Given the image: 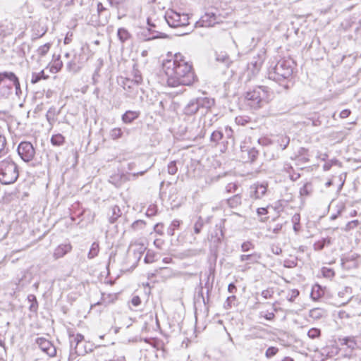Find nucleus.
Returning a JSON list of instances; mask_svg holds the SVG:
<instances>
[{
    "mask_svg": "<svg viewBox=\"0 0 361 361\" xmlns=\"http://www.w3.org/2000/svg\"><path fill=\"white\" fill-rule=\"evenodd\" d=\"M360 225V221L358 220H353L351 221H349L343 228H341V230L349 232L352 230H354L358 227Z\"/></svg>",
    "mask_w": 361,
    "mask_h": 361,
    "instance_id": "30",
    "label": "nucleus"
},
{
    "mask_svg": "<svg viewBox=\"0 0 361 361\" xmlns=\"http://www.w3.org/2000/svg\"><path fill=\"white\" fill-rule=\"evenodd\" d=\"M6 138L4 136L0 135V158L1 157V154L4 152Z\"/></svg>",
    "mask_w": 361,
    "mask_h": 361,
    "instance_id": "55",
    "label": "nucleus"
},
{
    "mask_svg": "<svg viewBox=\"0 0 361 361\" xmlns=\"http://www.w3.org/2000/svg\"><path fill=\"white\" fill-rule=\"evenodd\" d=\"M223 133L220 130L214 131L210 137V140L214 143H218L223 138Z\"/></svg>",
    "mask_w": 361,
    "mask_h": 361,
    "instance_id": "36",
    "label": "nucleus"
},
{
    "mask_svg": "<svg viewBox=\"0 0 361 361\" xmlns=\"http://www.w3.org/2000/svg\"><path fill=\"white\" fill-rule=\"evenodd\" d=\"M260 253L254 252L248 255H242L240 257L241 262L249 261L250 263H257L261 259Z\"/></svg>",
    "mask_w": 361,
    "mask_h": 361,
    "instance_id": "19",
    "label": "nucleus"
},
{
    "mask_svg": "<svg viewBox=\"0 0 361 361\" xmlns=\"http://www.w3.org/2000/svg\"><path fill=\"white\" fill-rule=\"evenodd\" d=\"M47 78L48 76L44 75V71H42L37 73H34L32 75L31 82L32 84H35L38 82L41 79H47Z\"/></svg>",
    "mask_w": 361,
    "mask_h": 361,
    "instance_id": "34",
    "label": "nucleus"
},
{
    "mask_svg": "<svg viewBox=\"0 0 361 361\" xmlns=\"http://www.w3.org/2000/svg\"><path fill=\"white\" fill-rule=\"evenodd\" d=\"M37 344L40 349L46 353L49 356L54 357L56 355V350L54 345L44 338H38L36 340Z\"/></svg>",
    "mask_w": 361,
    "mask_h": 361,
    "instance_id": "8",
    "label": "nucleus"
},
{
    "mask_svg": "<svg viewBox=\"0 0 361 361\" xmlns=\"http://www.w3.org/2000/svg\"><path fill=\"white\" fill-rule=\"evenodd\" d=\"M310 186L311 185L309 183L305 184L303 187L300 188V194L307 195L309 194V188Z\"/></svg>",
    "mask_w": 361,
    "mask_h": 361,
    "instance_id": "57",
    "label": "nucleus"
},
{
    "mask_svg": "<svg viewBox=\"0 0 361 361\" xmlns=\"http://www.w3.org/2000/svg\"><path fill=\"white\" fill-rule=\"evenodd\" d=\"M263 63V59L258 55L257 58L254 57L250 61V65L255 70H259Z\"/></svg>",
    "mask_w": 361,
    "mask_h": 361,
    "instance_id": "37",
    "label": "nucleus"
},
{
    "mask_svg": "<svg viewBox=\"0 0 361 361\" xmlns=\"http://www.w3.org/2000/svg\"><path fill=\"white\" fill-rule=\"evenodd\" d=\"M117 36L119 40L123 43L130 37V32L125 28L121 27L118 30Z\"/></svg>",
    "mask_w": 361,
    "mask_h": 361,
    "instance_id": "22",
    "label": "nucleus"
},
{
    "mask_svg": "<svg viewBox=\"0 0 361 361\" xmlns=\"http://www.w3.org/2000/svg\"><path fill=\"white\" fill-rule=\"evenodd\" d=\"M273 294H274V291L272 290L267 289V290H264L262 292L261 295L264 298L268 299V298H271L272 297Z\"/></svg>",
    "mask_w": 361,
    "mask_h": 361,
    "instance_id": "53",
    "label": "nucleus"
},
{
    "mask_svg": "<svg viewBox=\"0 0 361 361\" xmlns=\"http://www.w3.org/2000/svg\"><path fill=\"white\" fill-rule=\"evenodd\" d=\"M121 211L118 206L115 205L111 208V215L110 216L109 221L111 223H114L117 219L121 216Z\"/></svg>",
    "mask_w": 361,
    "mask_h": 361,
    "instance_id": "27",
    "label": "nucleus"
},
{
    "mask_svg": "<svg viewBox=\"0 0 361 361\" xmlns=\"http://www.w3.org/2000/svg\"><path fill=\"white\" fill-rule=\"evenodd\" d=\"M58 113L56 112V108H54V107H51L47 111V114H46V118H47V121L49 122V123L51 126H53L54 122L56 121L55 116Z\"/></svg>",
    "mask_w": 361,
    "mask_h": 361,
    "instance_id": "23",
    "label": "nucleus"
},
{
    "mask_svg": "<svg viewBox=\"0 0 361 361\" xmlns=\"http://www.w3.org/2000/svg\"><path fill=\"white\" fill-rule=\"evenodd\" d=\"M290 139L288 137H282L280 145L282 147V149H285L288 145Z\"/></svg>",
    "mask_w": 361,
    "mask_h": 361,
    "instance_id": "54",
    "label": "nucleus"
},
{
    "mask_svg": "<svg viewBox=\"0 0 361 361\" xmlns=\"http://www.w3.org/2000/svg\"><path fill=\"white\" fill-rule=\"evenodd\" d=\"M149 31L152 32L153 33L155 32L157 33V35H154L151 37V39H156V38H164L166 37V35L164 34V33H161V32H157V31H152L151 30V28L149 29ZM150 39V38L149 39Z\"/></svg>",
    "mask_w": 361,
    "mask_h": 361,
    "instance_id": "59",
    "label": "nucleus"
},
{
    "mask_svg": "<svg viewBox=\"0 0 361 361\" xmlns=\"http://www.w3.org/2000/svg\"><path fill=\"white\" fill-rule=\"evenodd\" d=\"M350 113L351 111L349 109H344L340 113V117L341 118H345L350 116Z\"/></svg>",
    "mask_w": 361,
    "mask_h": 361,
    "instance_id": "62",
    "label": "nucleus"
},
{
    "mask_svg": "<svg viewBox=\"0 0 361 361\" xmlns=\"http://www.w3.org/2000/svg\"><path fill=\"white\" fill-rule=\"evenodd\" d=\"M267 209L265 207H260L257 209V213L258 216H262L267 214Z\"/></svg>",
    "mask_w": 361,
    "mask_h": 361,
    "instance_id": "63",
    "label": "nucleus"
},
{
    "mask_svg": "<svg viewBox=\"0 0 361 361\" xmlns=\"http://www.w3.org/2000/svg\"><path fill=\"white\" fill-rule=\"evenodd\" d=\"M293 74V62L290 59H281L268 72L270 80L280 82Z\"/></svg>",
    "mask_w": 361,
    "mask_h": 361,
    "instance_id": "2",
    "label": "nucleus"
},
{
    "mask_svg": "<svg viewBox=\"0 0 361 361\" xmlns=\"http://www.w3.org/2000/svg\"><path fill=\"white\" fill-rule=\"evenodd\" d=\"M299 295V291L297 289H293L288 293V300L290 302L294 301V300Z\"/></svg>",
    "mask_w": 361,
    "mask_h": 361,
    "instance_id": "47",
    "label": "nucleus"
},
{
    "mask_svg": "<svg viewBox=\"0 0 361 361\" xmlns=\"http://www.w3.org/2000/svg\"><path fill=\"white\" fill-rule=\"evenodd\" d=\"M360 260H350L349 257H344L341 259L343 268L350 269L358 267Z\"/></svg>",
    "mask_w": 361,
    "mask_h": 361,
    "instance_id": "21",
    "label": "nucleus"
},
{
    "mask_svg": "<svg viewBox=\"0 0 361 361\" xmlns=\"http://www.w3.org/2000/svg\"><path fill=\"white\" fill-rule=\"evenodd\" d=\"M51 46V43H46L44 45L40 46L37 50V54L40 57L44 56L49 52Z\"/></svg>",
    "mask_w": 361,
    "mask_h": 361,
    "instance_id": "31",
    "label": "nucleus"
},
{
    "mask_svg": "<svg viewBox=\"0 0 361 361\" xmlns=\"http://www.w3.org/2000/svg\"><path fill=\"white\" fill-rule=\"evenodd\" d=\"M321 331L317 328H312L307 332V335L310 338H316L320 336Z\"/></svg>",
    "mask_w": 361,
    "mask_h": 361,
    "instance_id": "43",
    "label": "nucleus"
},
{
    "mask_svg": "<svg viewBox=\"0 0 361 361\" xmlns=\"http://www.w3.org/2000/svg\"><path fill=\"white\" fill-rule=\"evenodd\" d=\"M253 248H254V245L250 241L244 242L241 245V250L243 252H248V251L252 250Z\"/></svg>",
    "mask_w": 361,
    "mask_h": 361,
    "instance_id": "46",
    "label": "nucleus"
},
{
    "mask_svg": "<svg viewBox=\"0 0 361 361\" xmlns=\"http://www.w3.org/2000/svg\"><path fill=\"white\" fill-rule=\"evenodd\" d=\"M235 300H236V297L235 295L228 296L224 302V308L226 310L231 308L233 305H234V302Z\"/></svg>",
    "mask_w": 361,
    "mask_h": 361,
    "instance_id": "40",
    "label": "nucleus"
},
{
    "mask_svg": "<svg viewBox=\"0 0 361 361\" xmlns=\"http://www.w3.org/2000/svg\"><path fill=\"white\" fill-rule=\"evenodd\" d=\"M27 300L30 302L29 310L31 312H36L38 308V303L35 295L30 294L27 296Z\"/></svg>",
    "mask_w": 361,
    "mask_h": 361,
    "instance_id": "28",
    "label": "nucleus"
},
{
    "mask_svg": "<svg viewBox=\"0 0 361 361\" xmlns=\"http://www.w3.org/2000/svg\"><path fill=\"white\" fill-rule=\"evenodd\" d=\"M123 88L124 89H126V88H129V89L133 88V86L137 85L136 83H135L133 80H130L128 78H126L123 82Z\"/></svg>",
    "mask_w": 361,
    "mask_h": 361,
    "instance_id": "49",
    "label": "nucleus"
},
{
    "mask_svg": "<svg viewBox=\"0 0 361 361\" xmlns=\"http://www.w3.org/2000/svg\"><path fill=\"white\" fill-rule=\"evenodd\" d=\"M338 295L342 298L346 295L345 302H342V304L348 302L351 298V288L349 287H345L341 291L338 292Z\"/></svg>",
    "mask_w": 361,
    "mask_h": 361,
    "instance_id": "29",
    "label": "nucleus"
},
{
    "mask_svg": "<svg viewBox=\"0 0 361 361\" xmlns=\"http://www.w3.org/2000/svg\"><path fill=\"white\" fill-rule=\"evenodd\" d=\"M18 153L25 162H29L33 159L35 150L30 142H21L18 147Z\"/></svg>",
    "mask_w": 361,
    "mask_h": 361,
    "instance_id": "6",
    "label": "nucleus"
},
{
    "mask_svg": "<svg viewBox=\"0 0 361 361\" xmlns=\"http://www.w3.org/2000/svg\"><path fill=\"white\" fill-rule=\"evenodd\" d=\"M197 101L200 109H210L215 104V101L212 98L207 97H197Z\"/></svg>",
    "mask_w": 361,
    "mask_h": 361,
    "instance_id": "14",
    "label": "nucleus"
},
{
    "mask_svg": "<svg viewBox=\"0 0 361 361\" xmlns=\"http://www.w3.org/2000/svg\"><path fill=\"white\" fill-rule=\"evenodd\" d=\"M131 302L135 307H137L138 305H140L141 300L138 296H134L132 298Z\"/></svg>",
    "mask_w": 361,
    "mask_h": 361,
    "instance_id": "61",
    "label": "nucleus"
},
{
    "mask_svg": "<svg viewBox=\"0 0 361 361\" xmlns=\"http://www.w3.org/2000/svg\"><path fill=\"white\" fill-rule=\"evenodd\" d=\"M267 183H255L250 187V197L255 200L261 199L267 192Z\"/></svg>",
    "mask_w": 361,
    "mask_h": 361,
    "instance_id": "7",
    "label": "nucleus"
},
{
    "mask_svg": "<svg viewBox=\"0 0 361 361\" xmlns=\"http://www.w3.org/2000/svg\"><path fill=\"white\" fill-rule=\"evenodd\" d=\"M216 23H218L216 16L214 13H206L196 24L201 27H212Z\"/></svg>",
    "mask_w": 361,
    "mask_h": 361,
    "instance_id": "9",
    "label": "nucleus"
},
{
    "mask_svg": "<svg viewBox=\"0 0 361 361\" xmlns=\"http://www.w3.org/2000/svg\"><path fill=\"white\" fill-rule=\"evenodd\" d=\"M279 351V349L276 347H269L266 351L265 355L267 358H271L274 356Z\"/></svg>",
    "mask_w": 361,
    "mask_h": 361,
    "instance_id": "45",
    "label": "nucleus"
},
{
    "mask_svg": "<svg viewBox=\"0 0 361 361\" xmlns=\"http://www.w3.org/2000/svg\"><path fill=\"white\" fill-rule=\"evenodd\" d=\"M292 223L293 224V230L295 233H298L300 230V216L299 214H295L292 216Z\"/></svg>",
    "mask_w": 361,
    "mask_h": 361,
    "instance_id": "32",
    "label": "nucleus"
},
{
    "mask_svg": "<svg viewBox=\"0 0 361 361\" xmlns=\"http://www.w3.org/2000/svg\"><path fill=\"white\" fill-rule=\"evenodd\" d=\"M204 226V221L200 216L197 221L195 223L194 225V231L196 234H199L201 232V230Z\"/></svg>",
    "mask_w": 361,
    "mask_h": 361,
    "instance_id": "39",
    "label": "nucleus"
},
{
    "mask_svg": "<svg viewBox=\"0 0 361 361\" xmlns=\"http://www.w3.org/2000/svg\"><path fill=\"white\" fill-rule=\"evenodd\" d=\"M228 291L230 293H235L237 291V288L234 283H230L228 286Z\"/></svg>",
    "mask_w": 361,
    "mask_h": 361,
    "instance_id": "64",
    "label": "nucleus"
},
{
    "mask_svg": "<svg viewBox=\"0 0 361 361\" xmlns=\"http://www.w3.org/2000/svg\"><path fill=\"white\" fill-rule=\"evenodd\" d=\"M65 142V137L61 134H56L51 137V143L54 146H61Z\"/></svg>",
    "mask_w": 361,
    "mask_h": 361,
    "instance_id": "24",
    "label": "nucleus"
},
{
    "mask_svg": "<svg viewBox=\"0 0 361 361\" xmlns=\"http://www.w3.org/2000/svg\"><path fill=\"white\" fill-rule=\"evenodd\" d=\"M7 79L11 84V89L13 86L16 87V94L20 90V82L16 75L12 72H3L0 73V83Z\"/></svg>",
    "mask_w": 361,
    "mask_h": 361,
    "instance_id": "11",
    "label": "nucleus"
},
{
    "mask_svg": "<svg viewBox=\"0 0 361 361\" xmlns=\"http://www.w3.org/2000/svg\"><path fill=\"white\" fill-rule=\"evenodd\" d=\"M72 249L71 244H62L59 245L54 251V255L55 258L59 259L63 257L66 254L69 252Z\"/></svg>",
    "mask_w": 361,
    "mask_h": 361,
    "instance_id": "15",
    "label": "nucleus"
},
{
    "mask_svg": "<svg viewBox=\"0 0 361 361\" xmlns=\"http://www.w3.org/2000/svg\"><path fill=\"white\" fill-rule=\"evenodd\" d=\"M271 250L272 253L276 255H279L282 253V249L279 244H273L271 246Z\"/></svg>",
    "mask_w": 361,
    "mask_h": 361,
    "instance_id": "50",
    "label": "nucleus"
},
{
    "mask_svg": "<svg viewBox=\"0 0 361 361\" xmlns=\"http://www.w3.org/2000/svg\"><path fill=\"white\" fill-rule=\"evenodd\" d=\"M144 261L147 264L152 263L154 261V255L147 252Z\"/></svg>",
    "mask_w": 361,
    "mask_h": 361,
    "instance_id": "52",
    "label": "nucleus"
},
{
    "mask_svg": "<svg viewBox=\"0 0 361 361\" xmlns=\"http://www.w3.org/2000/svg\"><path fill=\"white\" fill-rule=\"evenodd\" d=\"M11 84L7 79L0 83V97H8L11 94Z\"/></svg>",
    "mask_w": 361,
    "mask_h": 361,
    "instance_id": "17",
    "label": "nucleus"
},
{
    "mask_svg": "<svg viewBox=\"0 0 361 361\" xmlns=\"http://www.w3.org/2000/svg\"><path fill=\"white\" fill-rule=\"evenodd\" d=\"M343 344L348 345L349 348H353L356 345L353 337H345L342 339Z\"/></svg>",
    "mask_w": 361,
    "mask_h": 361,
    "instance_id": "42",
    "label": "nucleus"
},
{
    "mask_svg": "<svg viewBox=\"0 0 361 361\" xmlns=\"http://www.w3.org/2000/svg\"><path fill=\"white\" fill-rule=\"evenodd\" d=\"M163 228H164L163 224L159 223L154 226V230L158 234L163 235Z\"/></svg>",
    "mask_w": 361,
    "mask_h": 361,
    "instance_id": "56",
    "label": "nucleus"
},
{
    "mask_svg": "<svg viewBox=\"0 0 361 361\" xmlns=\"http://www.w3.org/2000/svg\"><path fill=\"white\" fill-rule=\"evenodd\" d=\"M261 317H264L267 320H273L275 317V314L273 312H267L264 314H263V312H262L260 313Z\"/></svg>",
    "mask_w": 361,
    "mask_h": 361,
    "instance_id": "58",
    "label": "nucleus"
},
{
    "mask_svg": "<svg viewBox=\"0 0 361 361\" xmlns=\"http://www.w3.org/2000/svg\"><path fill=\"white\" fill-rule=\"evenodd\" d=\"M180 225V221L178 220H173L171 225L167 228V233L169 235L172 236L174 235V231L178 228Z\"/></svg>",
    "mask_w": 361,
    "mask_h": 361,
    "instance_id": "33",
    "label": "nucleus"
},
{
    "mask_svg": "<svg viewBox=\"0 0 361 361\" xmlns=\"http://www.w3.org/2000/svg\"><path fill=\"white\" fill-rule=\"evenodd\" d=\"M165 20L171 27H185L189 25V17L186 13L169 10L164 16Z\"/></svg>",
    "mask_w": 361,
    "mask_h": 361,
    "instance_id": "5",
    "label": "nucleus"
},
{
    "mask_svg": "<svg viewBox=\"0 0 361 361\" xmlns=\"http://www.w3.org/2000/svg\"><path fill=\"white\" fill-rule=\"evenodd\" d=\"M245 97L253 109L260 108L269 99L267 87L264 86H258L247 92Z\"/></svg>",
    "mask_w": 361,
    "mask_h": 361,
    "instance_id": "4",
    "label": "nucleus"
},
{
    "mask_svg": "<svg viewBox=\"0 0 361 361\" xmlns=\"http://www.w3.org/2000/svg\"><path fill=\"white\" fill-rule=\"evenodd\" d=\"M140 111H127L122 116V121L124 123H131L133 121L140 116Z\"/></svg>",
    "mask_w": 361,
    "mask_h": 361,
    "instance_id": "16",
    "label": "nucleus"
},
{
    "mask_svg": "<svg viewBox=\"0 0 361 361\" xmlns=\"http://www.w3.org/2000/svg\"><path fill=\"white\" fill-rule=\"evenodd\" d=\"M82 66L78 65L74 60L71 61L67 65L68 70L75 73L79 72Z\"/></svg>",
    "mask_w": 361,
    "mask_h": 361,
    "instance_id": "35",
    "label": "nucleus"
},
{
    "mask_svg": "<svg viewBox=\"0 0 361 361\" xmlns=\"http://www.w3.org/2000/svg\"><path fill=\"white\" fill-rule=\"evenodd\" d=\"M227 204L232 209L237 208L242 204V197L239 194L235 195L227 199Z\"/></svg>",
    "mask_w": 361,
    "mask_h": 361,
    "instance_id": "20",
    "label": "nucleus"
},
{
    "mask_svg": "<svg viewBox=\"0 0 361 361\" xmlns=\"http://www.w3.org/2000/svg\"><path fill=\"white\" fill-rule=\"evenodd\" d=\"M19 176L17 165L10 159L0 161V182L4 185L15 183Z\"/></svg>",
    "mask_w": 361,
    "mask_h": 361,
    "instance_id": "3",
    "label": "nucleus"
},
{
    "mask_svg": "<svg viewBox=\"0 0 361 361\" xmlns=\"http://www.w3.org/2000/svg\"><path fill=\"white\" fill-rule=\"evenodd\" d=\"M99 252V243L97 242H94L91 245V247H90V251L87 255V257L89 259H93L94 257L97 256Z\"/></svg>",
    "mask_w": 361,
    "mask_h": 361,
    "instance_id": "25",
    "label": "nucleus"
},
{
    "mask_svg": "<svg viewBox=\"0 0 361 361\" xmlns=\"http://www.w3.org/2000/svg\"><path fill=\"white\" fill-rule=\"evenodd\" d=\"M145 249H146V247L144 245V244H141V243H131L130 245V250H133V251L134 252V254H135V257H137L138 259H140V257L145 252Z\"/></svg>",
    "mask_w": 361,
    "mask_h": 361,
    "instance_id": "18",
    "label": "nucleus"
},
{
    "mask_svg": "<svg viewBox=\"0 0 361 361\" xmlns=\"http://www.w3.org/2000/svg\"><path fill=\"white\" fill-rule=\"evenodd\" d=\"M168 173L170 175H175L178 171V166L176 161H172L168 164Z\"/></svg>",
    "mask_w": 361,
    "mask_h": 361,
    "instance_id": "41",
    "label": "nucleus"
},
{
    "mask_svg": "<svg viewBox=\"0 0 361 361\" xmlns=\"http://www.w3.org/2000/svg\"><path fill=\"white\" fill-rule=\"evenodd\" d=\"M310 316L314 319H319L322 317V311L320 309H312L310 312Z\"/></svg>",
    "mask_w": 361,
    "mask_h": 361,
    "instance_id": "44",
    "label": "nucleus"
},
{
    "mask_svg": "<svg viewBox=\"0 0 361 361\" xmlns=\"http://www.w3.org/2000/svg\"><path fill=\"white\" fill-rule=\"evenodd\" d=\"M123 135V131L120 128H113L110 132V137L113 140H117L121 137Z\"/></svg>",
    "mask_w": 361,
    "mask_h": 361,
    "instance_id": "38",
    "label": "nucleus"
},
{
    "mask_svg": "<svg viewBox=\"0 0 361 361\" xmlns=\"http://www.w3.org/2000/svg\"><path fill=\"white\" fill-rule=\"evenodd\" d=\"M324 276L326 277H331L334 275V272L331 269H325L323 270Z\"/></svg>",
    "mask_w": 361,
    "mask_h": 361,
    "instance_id": "60",
    "label": "nucleus"
},
{
    "mask_svg": "<svg viewBox=\"0 0 361 361\" xmlns=\"http://www.w3.org/2000/svg\"><path fill=\"white\" fill-rule=\"evenodd\" d=\"M238 188V185L235 183H228L226 187V190L227 192H234L236 191Z\"/></svg>",
    "mask_w": 361,
    "mask_h": 361,
    "instance_id": "51",
    "label": "nucleus"
},
{
    "mask_svg": "<svg viewBox=\"0 0 361 361\" xmlns=\"http://www.w3.org/2000/svg\"><path fill=\"white\" fill-rule=\"evenodd\" d=\"M69 341L71 348L74 349L75 353H78V346L79 343L83 341L84 336L80 334H74L73 332L69 331Z\"/></svg>",
    "mask_w": 361,
    "mask_h": 361,
    "instance_id": "13",
    "label": "nucleus"
},
{
    "mask_svg": "<svg viewBox=\"0 0 361 361\" xmlns=\"http://www.w3.org/2000/svg\"><path fill=\"white\" fill-rule=\"evenodd\" d=\"M200 109L196 98H192L185 106L183 109L184 114L187 116H192L195 114Z\"/></svg>",
    "mask_w": 361,
    "mask_h": 361,
    "instance_id": "12",
    "label": "nucleus"
},
{
    "mask_svg": "<svg viewBox=\"0 0 361 361\" xmlns=\"http://www.w3.org/2000/svg\"><path fill=\"white\" fill-rule=\"evenodd\" d=\"M243 152L247 153L248 160L250 162L255 161L259 154L258 151L255 147H252L246 150H243Z\"/></svg>",
    "mask_w": 361,
    "mask_h": 361,
    "instance_id": "26",
    "label": "nucleus"
},
{
    "mask_svg": "<svg viewBox=\"0 0 361 361\" xmlns=\"http://www.w3.org/2000/svg\"><path fill=\"white\" fill-rule=\"evenodd\" d=\"M145 226V222L142 220H137L133 223L132 224V228L134 230L138 229V228H143Z\"/></svg>",
    "mask_w": 361,
    "mask_h": 361,
    "instance_id": "48",
    "label": "nucleus"
},
{
    "mask_svg": "<svg viewBox=\"0 0 361 361\" xmlns=\"http://www.w3.org/2000/svg\"><path fill=\"white\" fill-rule=\"evenodd\" d=\"M163 69L169 87L190 86L197 80L192 66L180 53L163 62Z\"/></svg>",
    "mask_w": 361,
    "mask_h": 361,
    "instance_id": "1",
    "label": "nucleus"
},
{
    "mask_svg": "<svg viewBox=\"0 0 361 361\" xmlns=\"http://www.w3.org/2000/svg\"><path fill=\"white\" fill-rule=\"evenodd\" d=\"M225 219H222L219 225H216L214 231L211 233L209 240L214 243H219L224 238V224Z\"/></svg>",
    "mask_w": 361,
    "mask_h": 361,
    "instance_id": "10",
    "label": "nucleus"
}]
</instances>
